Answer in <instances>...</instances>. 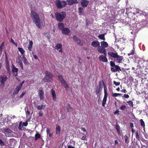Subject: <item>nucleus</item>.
<instances>
[{
    "mask_svg": "<svg viewBox=\"0 0 148 148\" xmlns=\"http://www.w3.org/2000/svg\"><path fill=\"white\" fill-rule=\"evenodd\" d=\"M30 15L35 25L38 28H40L41 25H43V23L40 20L39 16L37 13L35 11H32L31 12Z\"/></svg>",
    "mask_w": 148,
    "mask_h": 148,
    "instance_id": "obj_1",
    "label": "nucleus"
},
{
    "mask_svg": "<svg viewBox=\"0 0 148 148\" xmlns=\"http://www.w3.org/2000/svg\"><path fill=\"white\" fill-rule=\"evenodd\" d=\"M108 54L111 57L114 59L115 62L118 63H121L123 59V56L118 55L117 52L113 53L109 52Z\"/></svg>",
    "mask_w": 148,
    "mask_h": 148,
    "instance_id": "obj_2",
    "label": "nucleus"
},
{
    "mask_svg": "<svg viewBox=\"0 0 148 148\" xmlns=\"http://www.w3.org/2000/svg\"><path fill=\"white\" fill-rule=\"evenodd\" d=\"M66 16V14L64 12L55 13L56 19L57 20L59 21H62L65 18Z\"/></svg>",
    "mask_w": 148,
    "mask_h": 148,
    "instance_id": "obj_3",
    "label": "nucleus"
},
{
    "mask_svg": "<svg viewBox=\"0 0 148 148\" xmlns=\"http://www.w3.org/2000/svg\"><path fill=\"white\" fill-rule=\"evenodd\" d=\"M67 3L66 2L64 1H60V0H57L56 1V5L57 7L59 9L65 7Z\"/></svg>",
    "mask_w": 148,
    "mask_h": 148,
    "instance_id": "obj_4",
    "label": "nucleus"
},
{
    "mask_svg": "<svg viewBox=\"0 0 148 148\" xmlns=\"http://www.w3.org/2000/svg\"><path fill=\"white\" fill-rule=\"evenodd\" d=\"M52 77V75L48 71H47L46 73V75L42 79L43 82H48L51 81V78Z\"/></svg>",
    "mask_w": 148,
    "mask_h": 148,
    "instance_id": "obj_5",
    "label": "nucleus"
},
{
    "mask_svg": "<svg viewBox=\"0 0 148 148\" xmlns=\"http://www.w3.org/2000/svg\"><path fill=\"white\" fill-rule=\"evenodd\" d=\"M12 131L8 128H6L3 129L2 132L4 133L6 136L8 137L10 136V133L12 132Z\"/></svg>",
    "mask_w": 148,
    "mask_h": 148,
    "instance_id": "obj_6",
    "label": "nucleus"
},
{
    "mask_svg": "<svg viewBox=\"0 0 148 148\" xmlns=\"http://www.w3.org/2000/svg\"><path fill=\"white\" fill-rule=\"evenodd\" d=\"M7 79L8 77L5 75H1L0 76V82L1 83V85L2 86H4V83L5 81L7 80Z\"/></svg>",
    "mask_w": 148,
    "mask_h": 148,
    "instance_id": "obj_7",
    "label": "nucleus"
},
{
    "mask_svg": "<svg viewBox=\"0 0 148 148\" xmlns=\"http://www.w3.org/2000/svg\"><path fill=\"white\" fill-rule=\"evenodd\" d=\"M106 54L105 55H101L99 57V60L103 62H107L108 61V59L106 57Z\"/></svg>",
    "mask_w": 148,
    "mask_h": 148,
    "instance_id": "obj_8",
    "label": "nucleus"
},
{
    "mask_svg": "<svg viewBox=\"0 0 148 148\" xmlns=\"http://www.w3.org/2000/svg\"><path fill=\"white\" fill-rule=\"evenodd\" d=\"M38 94L40 98V100H43L44 99V92L43 91V89L42 88H40Z\"/></svg>",
    "mask_w": 148,
    "mask_h": 148,
    "instance_id": "obj_9",
    "label": "nucleus"
},
{
    "mask_svg": "<svg viewBox=\"0 0 148 148\" xmlns=\"http://www.w3.org/2000/svg\"><path fill=\"white\" fill-rule=\"evenodd\" d=\"M97 50L99 52L101 53H103L104 55L106 54V50L105 48L99 46L97 48Z\"/></svg>",
    "mask_w": 148,
    "mask_h": 148,
    "instance_id": "obj_10",
    "label": "nucleus"
},
{
    "mask_svg": "<svg viewBox=\"0 0 148 148\" xmlns=\"http://www.w3.org/2000/svg\"><path fill=\"white\" fill-rule=\"evenodd\" d=\"M89 3V1L86 0H82L81 2V4L83 7H87Z\"/></svg>",
    "mask_w": 148,
    "mask_h": 148,
    "instance_id": "obj_11",
    "label": "nucleus"
},
{
    "mask_svg": "<svg viewBox=\"0 0 148 148\" xmlns=\"http://www.w3.org/2000/svg\"><path fill=\"white\" fill-rule=\"evenodd\" d=\"M70 32V30L66 27L64 28L62 31V34L65 35L68 34Z\"/></svg>",
    "mask_w": 148,
    "mask_h": 148,
    "instance_id": "obj_12",
    "label": "nucleus"
},
{
    "mask_svg": "<svg viewBox=\"0 0 148 148\" xmlns=\"http://www.w3.org/2000/svg\"><path fill=\"white\" fill-rule=\"evenodd\" d=\"M21 88L22 87L18 85L17 86L14 90V91L13 94H17L19 92V91L21 89Z\"/></svg>",
    "mask_w": 148,
    "mask_h": 148,
    "instance_id": "obj_13",
    "label": "nucleus"
},
{
    "mask_svg": "<svg viewBox=\"0 0 148 148\" xmlns=\"http://www.w3.org/2000/svg\"><path fill=\"white\" fill-rule=\"evenodd\" d=\"M16 61L18 64L21 66V69L23 70V68L22 62L20 58L16 59Z\"/></svg>",
    "mask_w": 148,
    "mask_h": 148,
    "instance_id": "obj_14",
    "label": "nucleus"
},
{
    "mask_svg": "<svg viewBox=\"0 0 148 148\" xmlns=\"http://www.w3.org/2000/svg\"><path fill=\"white\" fill-rule=\"evenodd\" d=\"M91 45L93 47H99L100 45L98 41L95 40L91 43Z\"/></svg>",
    "mask_w": 148,
    "mask_h": 148,
    "instance_id": "obj_15",
    "label": "nucleus"
},
{
    "mask_svg": "<svg viewBox=\"0 0 148 148\" xmlns=\"http://www.w3.org/2000/svg\"><path fill=\"white\" fill-rule=\"evenodd\" d=\"M73 40L78 44L81 45H82V43L81 42L79 39L74 36L73 37Z\"/></svg>",
    "mask_w": 148,
    "mask_h": 148,
    "instance_id": "obj_16",
    "label": "nucleus"
},
{
    "mask_svg": "<svg viewBox=\"0 0 148 148\" xmlns=\"http://www.w3.org/2000/svg\"><path fill=\"white\" fill-rule=\"evenodd\" d=\"M51 92L53 100L54 101H56V97L55 91L53 90V89H52L51 90Z\"/></svg>",
    "mask_w": 148,
    "mask_h": 148,
    "instance_id": "obj_17",
    "label": "nucleus"
},
{
    "mask_svg": "<svg viewBox=\"0 0 148 148\" xmlns=\"http://www.w3.org/2000/svg\"><path fill=\"white\" fill-rule=\"evenodd\" d=\"M67 2L69 5H73V4L77 3L78 1L77 0H67Z\"/></svg>",
    "mask_w": 148,
    "mask_h": 148,
    "instance_id": "obj_18",
    "label": "nucleus"
},
{
    "mask_svg": "<svg viewBox=\"0 0 148 148\" xmlns=\"http://www.w3.org/2000/svg\"><path fill=\"white\" fill-rule=\"evenodd\" d=\"M61 127L59 125H56V134L57 135H59L60 132Z\"/></svg>",
    "mask_w": 148,
    "mask_h": 148,
    "instance_id": "obj_19",
    "label": "nucleus"
},
{
    "mask_svg": "<svg viewBox=\"0 0 148 148\" xmlns=\"http://www.w3.org/2000/svg\"><path fill=\"white\" fill-rule=\"evenodd\" d=\"M101 47L103 48H107L108 46V44L106 42L102 41L101 42Z\"/></svg>",
    "mask_w": 148,
    "mask_h": 148,
    "instance_id": "obj_20",
    "label": "nucleus"
},
{
    "mask_svg": "<svg viewBox=\"0 0 148 148\" xmlns=\"http://www.w3.org/2000/svg\"><path fill=\"white\" fill-rule=\"evenodd\" d=\"M61 83L62 85L65 88H68V84L64 80H62V81H61Z\"/></svg>",
    "mask_w": 148,
    "mask_h": 148,
    "instance_id": "obj_21",
    "label": "nucleus"
},
{
    "mask_svg": "<svg viewBox=\"0 0 148 148\" xmlns=\"http://www.w3.org/2000/svg\"><path fill=\"white\" fill-rule=\"evenodd\" d=\"M33 44V42L32 41H29V45L28 47V48L29 51H32V45Z\"/></svg>",
    "mask_w": 148,
    "mask_h": 148,
    "instance_id": "obj_22",
    "label": "nucleus"
},
{
    "mask_svg": "<svg viewBox=\"0 0 148 148\" xmlns=\"http://www.w3.org/2000/svg\"><path fill=\"white\" fill-rule=\"evenodd\" d=\"M108 95H104V97L103 99V101L102 102V105L103 107H104L106 103V102L107 98Z\"/></svg>",
    "mask_w": 148,
    "mask_h": 148,
    "instance_id": "obj_23",
    "label": "nucleus"
},
{
    "mask_svg": "<svg viewBox=\"0 0 148 148\" xmlns=\"http://www.w3.org/2000/svg\"><path fill=\"white\" fill-rule=\"evenodd\" d=\"M58 26L59 29H60L62 30L63 29H64V24L61 23H59L58 24Z\"/></svg>",
    "mask_w": 148,
    "mask_h": 148,
    "instance_id": "obj_24",
    "label": "nucleus"
},
{
    "mask_svg": "<svg viewBox=\"0 0 148 148\" xmlns=\"http://www.w3.org/2000/svg\"><path fill=\"white\" fill-rule=\"evenodd\" d=\"M12 71L13 72H16L17 73L18 71V68H16L14 65L13 64H12Z\"/></svg>",
    "mask_w": 148,
    "mask_h": 148,
    "instance_id": "obj_25",
    "label": "nucleus"
},
{
    "mask_svg": "<svg viewBox=\"0 0 148 148\" xmlns=\"http://www.w3.org/2000/svg\"><path fill=\"white\" fill-rule=\"evenodd\" d=\"M116 129L117 130L118 134L119 135H121V133L120 131V127L119 125H116Z\"/></svg>",
    "mask_w": 148,
    "mask_h": 148,
    "instance_id": "obj_26",
    "label": "nucleus"
},
{
    "mask_svg": "<svg viewBox=\"0 0 148 148\" xmlns=\"http://www.w3.org/2000/svg\"><path fill=\"white\" fill-rule=\"evenodd\" d=\"M98 37L100 39L103 40H105L106 39L104 37V34H100L98 36Z\"/></svg>",
    "mask_w": 148,
    "mask_h": 148,
    "instance_id": "obj_27",
    "label": "nucleus"
},
{
    "mask_svg": "<svg viewBox=\"0 0 148 148\" xmlns=\"http://www.w3.org/2000/svg\"><path fill=\"white\" fill-rule=\"evenodd\" d=\"M22 59L24 64H27V63L28 62L27 59L24 55L23 56Z\"/></svg>",
    "mask_w": 148,
    "mask_h": 148,
    "instance_id": "obj_28",
    "label": "nucleus"
},
{
    "mask_svg": "<svg viewBox=\"0 0 148 148\" xmlns=\"http://www.w3.org/2000/svg\"><path fill=\"white\" fill-rule=\"evenodd\" d=\"M18 49L22 55H23L25 53V51L22 48L18 47Z\"/></svg>",
    "mask_w": 148,
    "mask_h": 148,
    "instance_id": "obj_29",
    "label": "nucleus"
},
{
    "mask_svg": "<svg viewBox=\"0 0 148 148\" xmlns=\"http://www.w3.org/2000/svg\"><path fill=\"white\" fill-rule=\"evenodd\" d=\"M43 107L45 108V106L43 105H40L37 106V108L38 110H41L43 108Z\"/></svg>",
    "mask_w": 148,
    "mask_h": 148,
    "instance_id": "obj_30",
    "label": "nucleus"
},
{
    "mask_svg": "<svg viewBox=\"0 0 148 148\" xmlns=\"http://www.w3.org/2000/svg\"><path fill=\"white\" fill-rule=\"evenodd\" d=\"M66 108L68 111H71L72 110V108L69 104H68L66 106Z\"/></svg>",
    "mask_w": 148,
    "mask_h": 148,
    "instance_id": "obj_31",
    "label": "nucleus"
},
{
    "mask_svg": "<svg viewBox=\"0 0 148 148\" xmlns=\"http://www.w3.org/2000/svg\"><path fill=\"white\" fill-rule=\"evenodd\" d=\"M23 125H22V122H20L18 126V129L21 130H24V128L23 127Z\"/></svg>",
    "mask_w": 148,
    "mask_h": 148,
    "instance_id": "obj_32",
    "label": "nucleus"
},
{
    "mask_svg": "<svg viewBox=\"0 0 148 148\" xmlns=\"http://www.w3.org/2000/svg\"><path fill=\"white\" fill-rule=\"evenodd\" d=\"M62 47V45L60 44H58L56 45L55 47V49L58 50V49H60Z\"/></svg>",
    "mask_w": 148,
    "mask_h": 148,
    "instance_id": "obj_33",
    "label": "nucleus"
},
{
    "mask_svg": "<svg viewBox=\"0 0 148 148\" xmlns=\"http://www.w3.org/2000/svg\"><path fill=\"white\" fill-rule=\"evenodd\" d=\"M6 68L8 71V73H9L10 71V65L7 62L6 64Z\"/></svg>",
    "mask_w": 148,
    "mask_h": 148,
    "instance_id": "obj_34",
    "label": "nucleus"
},
{
    "mask_svg": "<svg viewBox=\"0 0 148 148\" xmlns=\"http://www.w3.org/2000/svg\"><path fill=\"white\" fill-rule=\"evenodd\" d=\"M35 140H36L40 138V135L39 134L37 133L35 134Z\"/></svg>",
    "mask_w": 148,
    "mask_h": 148,
    "instance_id": "obj_35",
    "label": "nucleus"
},
{
    "mask_svg": "<svg viewBox=\"0 0 148 148\" xmlns=\"http://www.w3.org/2000/svg\"><path fill=\"white\" fill-rule=\"evenodd\" d=\"M104 95H108L107 93V89L106 86H104Z\"/></svg>",
    "mask_w": 148,
    "mask_h": 148,
    "instance_id": "obj_36",
    "label": "nucleus"
},
{
    "mask_svg": "<svg viewBox=\"0 0 148 148\" xmlns=\"http://www.w3.org/2000/svg\"><path fill=\"white\" fill-rule=\"evenodd\" d=\"M127 108L126 106L124 105H122L121 107V110H125Z\"/></svg>",
    "mask_w": 148,
    "mask_h": 148,
    "instance_id": "obj_37",
    "label": "nucleus"
},
{
    "mask_svg": "<svg viewBox=\"0 0 148 148\" xmlns=\"http://www.w3.org/2000/svg\"><path fill=\"white\" fill-rule=\"evenodd\" d=\"M115 68L116 71H121L120 68L117 65L115 66Z\"/></svg>",
    "mask_w": 148,
    "mask_h": 148,
    "instance_id": "obj_38",
    "label": "nucleus"
},
{
    "mask_svg": "<svg viewBox=\"0 0 148 148\" xmlns=\"http://www.w3.org/2000/svg\"><path fill=\"white\" fill-rule=\"evenodd\" d=\"M140 121L141 125L143 127H144L145 126V124L144 121L142 119H141Z\"/></svg>",
    "mask_w": 148,
    "mask_h": 148,
    "instance_id": "obj_39",
    "label": "nucleus"
},
{
    "mask_svg": "<svg viewBox=\"0 0 148 148\" xmlns=\"http://www.w3.org/2000/svg\"><path fill=\"white\" fill-rule=\"evenodd\" d=\"M134 54V50H132L130 53L128 54V55L130 56L131 55H133Z\"/></svg>",
    "mask_w": 148,
    "mask_h": 148,
    "instance_id": "obj_40",
    "label": "nucleus"
},
{
    "mask_svg": "<svg viewBox=\"0 0 148 148\" xmlns=\"http://www.w3.org/2000/svg\"><path fill=\"white\" fill-rule=\"evenodd\" d=\"M127 103H128V104H129V105L130 106H131L132 107H133V102L132 101H127Z\"/></svg>",
    "mask_w": 148,
    "mask_h": 148,
    "instance_id": "obj_41",
    "label": "nucleus"
},
{
    "mask_svg": "<svg viewBox=\"0 0 148 148\" xmlns=\"http://www.w3.org/2000/svg\"><path fill=\"white\" fill-rule=\"evenodd\" d=\"M121 95V94L114 93L112 94V96L114 97H116L120 95Z\"/></svg>",
    "mask_w": 148,
    "mask_h": 148,
    "instance_id": "obj_42",
    "label": "nucleus"
},
{
    "mask_svg": "<svg viewBox=\"0 0 148 148\" xmlns=\"http://www.w3.org/2000/svg\"><path fill=\"white\" fill-rule=\"evenodd\" d=\"M11 42H12L13 44L14 45L16 46H17V43L14 42V40L12 38L11 39Z\"/></svg>",
    "mask_w": 148,
    "mask_h": 148,
    "instance_id": "obj_43",
    "label": "nucleus"
},
{
    "mask_svg": "<svg viewBox=\"0 0 148 148\" xmlns=\"http://www.w3.org/2000/svg\"><path fill=\"white\" fill-rule=\"evenodd\" d=\"M102 90V89L101 88H98L97 89H96V92L98 94V93L99 91L101 90Z\"/></svg>",
    "mask_w": 148,
    "mask_h": 148,
    "instance_id": "obj_44",
    "label": "nucleus"
},
{
    "mask_svg": "<svg viewBox=\"0 0 148 148\" xmlns=\"http://www.w3.org/2000/svg\"><path fill=\"white\" fill-rule=\"evenodd\" d=\"M115 63L113 61H111L110 62V65L112 66H115Z\"/></svg>",
    "mask_w": 148,
    "mask_h": 148,
    "instance_id": "obj_45",
    "label": "nucleus"
},
{
    "mask_svg": "<svg viewBox=\"0 0 148 148\" xmlns=\"http://www.w3.org/2000/svg\"><path fill=\"white\" fill-rule=\"evenodd\" d=\"M114 84H115L116 86H119L120 84L119 82H116L115 81L113 82Z\"/></svg>",
    "mask_w": 148,
    "mask_h": 148,
    "instance_id": "obj_46",
    "label": "nucleus"
},
{
    "mask_svg": "<svg viewBox=\"0 0 148 148\" xmlns=\"http://www.w3.org/2000/svg\"><path fill=\"white\" fill-rule=\"evenodd\" d=\"M58 79L60 82L61 81H62V80H64L62 77L60 75H59L58 76Z\"/></svg>",
    "mask_w": 148,
    "mask_h": 148,
    "instance_id": "obj_47",
    "label": "nucleus"
},
{
    "mask_svg": "<svg viewBox=\"0 0 148 148\" xmlns=\"http://www.w3.org/2000/svg\"><path fill=\"white\" fill-rule=\"evenodd\" d=\"M0 145H1V146L4 145V142L0 139Z\"/></svg>",
    "mask_w": 148,
    "mask_h": 148,
    "instance_id": "obj_48",
    "label": "nucleus"
},
{
    "mask_svg": "<svg viewBox=\"0 0 148 148\" xmlns=\"http://www.w3.org/2000/svg\"><path fill=\"white\" fill-rule=\"evenodd\" d=\"M136 137L137 139H139V134L138 132L137 131L136 134Z\"/></svg>",
    "mask_w": 148,
    "mask_h": 148,
    "instance_id": "obj_49",
    "label": "nucleus"
},
{
    "mask_svg": "<svg viewBox=\"0 0 148 148\" xmlns=\"http://www.w3.org/2000/svg\"><path fill=\"white\" fill-rule=\"evenodd\" d=\"M26 92H23L21 95L19 97L20 98H22L25 95Z\"/></svg>",
    "mask_w": 148,
    "mask_h": 148,
    "instance_id": "obj_50",
    "label": "nucleus"
},
{
    "mask_svg": "<svg viewBox=\"0 0 148 148\" xmlns=\"http://www.w3.org/2000/svg\"><path fill=\"white\" fill-rule=\"evenodd\" d=\"M50 131V129L48 128H47V130H46V132H47V135H48V134L50 133L49 132Z\"/></svg>",
    "mask_w": 148,
    "mask_h": 148,
    "instance_id": "obj_51",
    "label": "nucleus"
},
{
    "mask_svg": "<svg viewBox=\"0 0 148 148\" xmlns=\"http://www.w3.org/2000/svg\"><path fill=\"white\" fill-rule=\"evenodd\" d=\"M27 124L28 123L27 121L25 122H23V125L25 126H26L27 125Z\"/></svg>",
    "mask_w": 148,
    "mask_h": 148,
    "instance_id": "obj_52",
    "label": "nucleus"
},
{
    "mask_svg": "<svg viewBox=\"0 0 148 148\" xmlns=\"http://www.w3.org/2000/svg\"><path fill=\"white\" fill-rule=\"evenodd\" d=\"M81 139L83 140H86V136H83L81 138Z\"/></svg>",
    "mask_w": 148,
    "mask_h": 148,
    "instance_id": "obj_53",
    "label": "nucleus"
},
{
    "mask_svg": "<svg viewBox=\"0 0 148 148\" xmlns=\"http://www.w3.org/2000/svg\"><path fill=\"white\" fill-rule=\"evenodd\" d=\"M24 80H23L21 83H20L18 85L22 87L23 86V84L24 83Z\"/></svg>",
    "mask_w": 148,
    "mask_h": 148,
    "instance_id": "obj_54",
    "label": "nucleus"
},
{
    "mask_svg": "<svg viewBox=\"0 0 148 148\" xmlns=\"http://www.w3.org/2000/svg\"><path fill=\"white\" fill-rule=\"evenodd\" d=\"M111 70L113 72H115L116 71L115 68H111Z\"/></svg>",
    "mask_w": 148,
    "mask_h": 148,
    "instance_id": "obj_55",
    "label": "nucleus"
},
{
    "mask_svg": "<svg viewBox=\"0 0 148 148\" xmlns=\"http://www.w3.org/2000/svg\"><path fill=\"white\" fill-rule=\"evenodd\" d=\"M124 97L125 98H128L129 97V96L128 95H126V94H124Z\"/></svg>",
    "mask_w": 148,
    "mask_h": 148,
    "instance_id": "obj_56",
    "label": "nucleus"
},
{
    "mask_svg": "<svg viewBox=\"0 0 148 148\" xmlns=\"http://www.w3.org/2000/svg\"><path fill=\"white\" fill-rule=\"evenodd\" d=\"M130 126L131 128H133L134 127V124L132 123H130Z\"/></svg>",
    "mask_w": 148,
    "mask_h": 148,
    "instance_id": "obj_57",
    "label": "nucleus"
},
{
    "mask_svg": "<svg viewBox=\"0 0 148 148\" xmlns=\"http://www.w3.org/2000/svg\"><path fill=\"white\" fill-rule=\"evenodd\" d=\"M26 114L27 116L28 115H29L30 114V112L28 110H27L26 111Z\"/></svg>",
    "mask_w": 148,
    "mask_h": 148,
    "instance_id": "obj_58",
    "label": "nucleus"
},
{
    "mask_svg": "<svg viewBox=\"0 0 148 148\" xmlns=\"http://www.w3.org/2000/svg\"><path fill=\"white\" fill-rule=\"evenodd\" d=\"M121 92H122L125 93L127 92V91L125 89H123L121 90Z\"/></svg>",
    "mask_w": 148,
    "mask_h": 148,
    "instance_id": "obj_59",
    "label": "nucleus"
},
{
    "mask_svg": "<svg viewBox=\"0 0 148 148\" xmlns=\"http://www.w3.org/2000/svg\"><path fill=\"white\" fill-rule=\"evenodd\" d=\"M127 140H128V137L127 136H126L125 137V143H127Z\"/></svg>",
    "mask_w": 148,
    "mask_h": 148,
    "instance_id": "obj_60",
    "label": "nucleus"
},
{
    "mask_svg": "<svg viewBox=\"0 0 148 148\" xmlns=\"http://www.w3.org/2000/svg\"><path fill=\"white\" fill-rule=\"evenodd\" d=\"M67 148H75V147L72 145H69L68 146Z\"/></svg>",
    "mask_w": 148,
    "mask_h": 148,
    "instance_id": "obj_61",
    "label": "nucleus"
},
{
    "mask_svg": "<svg viewBox=\"0 0 148 148\" xmlns=\"http://www.w3.org/2000/svg\"><path fill=\"white\" fill-rule=\"evenodd\" d=\"M79 11L80 13H81L82 12V8H79Z\"/></svg>",
    "mask_w": 148,
    "mask_h": 148,
    "instance_id": "obj_62",
    "label": "nucleus"
},
{
    "mask_svg": "<svg viewBox=\"0 0 148 148\" xmlns=\"http://www.w3.org/2000/svg\"><path fill=\"white\" fill-rule=\"evenodd\" d=\"M33 56H34V58L36 60H37L38 59V57H37V56H36V55H34Z\"/></svg>",
    "mask_w": 148,
    "mask_h": 148,
    "instance_id": "obj_63",
    "label": "nucleus"
},
{
    "mask_svg": "<svg viewBox=\"0 0 148 148\" xmlns=\"http://www.w3.org/2000/svg\"><path fill=\"white\" fill-rule=\"evenodd\" d=\"M48 135H49V136L50 137H51L53 135V133H49L48 134Z\"/></svg>",
    "mask_w": 148,
    "mask_h": 148,
    "instance_id": "obj_64",
    "label": "nucleus"
}]
</instances>
